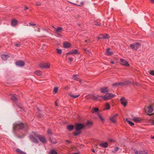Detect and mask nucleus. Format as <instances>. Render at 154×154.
Masks as SVG:
<instances>
[{
	"label": "nucleus",
	"instance_id": "f257e3e1",
	"mask_svg": "<svg viewBox=\"0 0 154 154\" xmlns=\"http://www.w3.org/2000/svg\"><path fill=\"white\" fill-rule=\"evenodd\" d=\"M37 137L40 141L43 143H46L47 140L45 137L43 136L38 135V134L35 132L33 133V135L30 136V139L32 142H35V143H38V139L36 138Z\"/></svg>",
	"mask_w": 154,
	"mask_h": 154
},
{
	"label": "nucleus",
	"instance_id": "f03ea898",
	"mask_svg": "<svg viewBox=\"0 0 154 154\" xmlns=\"http://www.w3.org/2000/svg\"><path fill=\"white\" fill-rule=\"evenodd\" d=\"M85 127V125L82 124H76L75 125V131L74 133L75 136H77L81 133V129Z\"/></svg>",
	"mask_w": 154,
	"mask_h": 154
},
{
	"label": "nucleus",
	"instance_id": "7ed1b4c3",
	"mask_svg": "<svg viewBox=\"0 0 154 154\" xmlns=\"http://www.w3.org/2000/svg\"><path fill=\"white\" fill-rule=\"evenodd\" d=\"M140 46L141 44H140V43H139V42H137V43H133L132 44H131L130 45V47L133 50L136 51L138 48H140Z\"/></svg>",
	"mask_w": 154,
	"mask_h": 154
},
{
	"label": "nucleus",
	"instance_id": "20e7f679",
	"mask_svg": "<svg viewBox=\"0 0 154 154\" xmlns=\"http://www.w3.org/2000/svg\"><path fill=\"white\" fill-rule=\"evenodd\" d=\"M115 96V95L112 94H110V93H108V94H106L104 96H100V97L103 98L104 100H107L109 99H111L113 97Z\"/></svg>",
	"mask_w": 154,
	"mask_h": 154
},
{
	"label": "nucleus",
	"instance_id": "39448f33",
	"mask_svg": "<svg viewBox=\"0 0 154 154\" xmlns=\"http://www.w3.org/2000/svg\"><path fill=\"white\" fill-rule=\"evenodd\" d=\"M24 127V125L23 123L15 124L14 126V130H21Z\"/></svg>",
	"mask_w": 154,
	"mask_h": 154
},
{
	"label": "nucleus",
	"instance_id": "423d86ee",
	"mask_svg": "<svg viewBox=\"0 0 154 154\" xmlns=\"http://www.w3.org/2000/svg\"><path fill=\"white\" fill-rule=\"evenodd\" d=\"M129 82L128 81H125V82H122L115 83L112 84L114 87H116V86H122V85H126V84H128Z\"/></svg>",
	"mask_w": 154,
	"mask_h": 154
},
{
	"label": "nucleus",
	"instance_id": "0eeeda50",
	"mask_svg": "<svg viewBox=\"0 0 154 154\" xmlns=\"http://www.w3.org/2000/svg\"><path fill=\"white\" fill-rule=\"evenodd\" d=\"M39 66L42 68H49L50 67V64L48 63H42L40 64Z\"/></svg>",
	"mask_w": 154,
	"mask_h": 154
},
{
	"label": "nucleus",
	"instance_id": "6e6552de",
	"mask_svg": "<svg viewBox=\"0 0 154 154\" xmlns=\"http://www.w3.org/2000/svg\"><path fill=\"white\" fill-rule=\"evenodd\" d=\"M118 116V114H116L113 116L109 118V119L111 122H113V123H116V118Z\"/></svg>",
	"mask_w": 154,
	"mask_h": 154
},
{
	"label": "nucleus",
	"instance_id": "1a4fd4ad",
	"mask_svg": "<svg viewBox=\"0 0 154 154\" xmlns=\"http://www.w3.org/2000/svg\"><path fill=\"white\" fill-rule=\"evenodd\" d=\"M120 61L122 65L125 66H129V64L128 62H127V61L125 60H123V59H121Z\"/></svg>",
	"mask_w": 154,
	"mask_h": 154
},
{
	"label": "nucleus",
	"instance_id": "9d476101",
	"mask_svg": "<svg viewBox=\"0 0 154 154\" xmlns=\"http://www.w3.org/2000/svg\"><path fill=\"white\" fill-rule=\"evenodd\" d=\"M121 103L124 106H126L127 104V102L125 98L122 97L120 99Z\"/></svg>",
	"mask_w": 154,
	"mask_h": 154
},
{
	"label": "nucleus",
	"instance_id": "9b49d317",
	"mask_svg": "<svg viewBox=\"0 0 154 154\" xmlns=\"http://www.w3.org/2000/svg\"><path fill=\"white\" fill-rule=\"evenodd\" d=\"M144 110L146 112H147L148 111L149 113H152V106H150L146 108H145Z\"/></svg>",
	"mask_w": 154,
	"mask_h": 154
},
{
	"label": "nucleus",
	"instance_id": "f8f14e48",
	"mask_svg": "<svg viewBox=\"0 0 154 154\" xmlns=\"http://www.w3.org/2000/svg\"><path fill=\"white\" fill-rule=\"evenodd\" d=\"M63 30V29L61 27H58L57 28L55 29V31L56 33H61Z\"/></svg>",
	"mask_w": 154,
	"mask_h": 154
},
{
	"label": "nucleus",
	"instance_id": "ddd939ff",
	"mask_svg": "<svg viewBox=\"0 0 154 154\" xmlns=\"http://www.w3.org/2000/svg\"><path fill=\"white\" fill-rule=\"evenodd\" d=\"M16 65L20 66H23L24 65V63L22 61H18L16 63Z\"/></svg>",
	"mask_w": 154,
	"mask_h": 154
},
{
	"label": "nucleus",
	"instance_id": "4468645a",
	"mask_svg": "<svg viewBox=\"0 0 154 154\" xmlns=\"http://www.w3.org/2000/svg\"><path fill=\"white\" fill-rule=\"evenodd\" d=\"M11 98L12 100L15 102L18 100V98L15 94L11 95Z\"/></svg>",
	"mask_w": 154,
	"mask_h": 154
},
{
	"label": "nucleus",
	"instance_id": "2eb2a0df",
	"mask_svg": "<svg viewBox=\"0 0 154 154\" xmlns=\"http://www.w3.org/2000/svg\"><path fill=\"white\" fill-rule=\"evenodd\" d=\"M100 91L102 93H106V92H108L109 91L107 88H101Z\"/></svg>",
	"mask_w": 154,
	"mask_h": 154
},
{
	"label": "nucleus",
	"instance_id": "dca6fc26",
	"mask_svg": "<svg viewBox=\"0 0 154 154\" xmlns=\"http://www.w3.org/2000/svg\"><path fill=\"white\" fill-rule=\"evenodd\" d=\"M18 23V22L16 19H14L12 20L11 24L13 26H15Z\"/></svg>",
	"mask_w": 154,
	"mask_h": 154
},
{
	"label": "nucleus",
	"instance_id": "f3484780",
	"mask_svg": "<svg viewBox=\"0 0 154 154\" xmlns=\"http://www.w3.org/2000/svg\"><path fill=\"white\" fill-rule=\"evenodd\" d=\"M78 77V75H74L72 76V78L74 79V80H77V81H79V82L81 83V80H80V79H79Z\"/></svg>",
	"mask_w": 154,
	"mask_h": 154
},
{
	"label": "nucleus",
	"instance_id": "a211bd4d",
	"mask_svg": "<svg viewBox=\"0 0 154 154\" xmlns=\"http://www.w3.org/2000/svg\"><path fill=\"white\" fill-rule=\"evenodd\" d=\"M133 120L136 123H138V122H140L142 119L140 118L134 117L133 119Z\"/></svg>",
	"mask_w": 154,
	"mask_h": 154
},
{
	"label": "nucleus",
	"instance_id": "6ab92c4d",
	"mask_svg": "<svg viewBox=\"0 0 154 154\" xmlns=\"http://www.w3.org/2000/svg\"><path fill=\"white\" fill-rule=\"evenodd\" d=\"M63 45L65 48H68L71 46L70 43L68 42H65L63 43Z\"/></svg>",
	"mask_w": 154,
	"mask_h": 154
},
{
	"label": "nucleus",
	"instance_id": "aec40b11",
	"mask_svg": "<svg viewBox=\"0 0 154 154\" xmlns=\"http://www.w3.org/2000/svg\"><path fill=\"white\" fill-rule=\"evenodd\" d=\"M148 151L147 150H143L139 151V154H148Z\"/></svg>",
	"mask_w": 154,
	"mask_h": 154
},
{
	"label": "nucleus",
	"instance_id": "412c9836",
	"mask_svg": "<svg viewBox=\"0 0 154 154\" xmlns=\"http://www.w3.org/2000/svg\"><path fill=\"white\" fill-rule=\"evenodd\" d=\"M9 57L8 55H2L1 56V58L4 60H6L7 59H8Z\"/></svg>",
	"mask_w": 154,
	"mask_h": 154
},
{
	"label": "nucleus",
	"instance_id": "4be33fe9",
	"mask_svg": "<svg viewBox=\"0 0 154 154\" xmlns=\"http://www.w3.org/2000/svg\"><path fill=\"white\" fill-rule=\"evenodd\" d=\"M100 145L101 147H103V148H106L108 147V144L107 142L105 143H102L100 144Z\"/></svg>",
	"mask_w": 154,
	"mask_h": 154
},
{
	"label": "nucleus",
	"instance_id": "5701e85b",
	"mask_svg": "<svg viewBox=\"0 0 154 154\" xmlns=\"http://www.w3.org/2000/svg\"><path fill=\"white\" fill-rule=\"evenodd\" d=\"M92 125V122H89L88 121L86 124L85 127H89L90 126Z\"/></svg>",
	"mask_w": 154,
	"mask_h": 154
},
{
	"label": "nucleus",
	"instance_id": "b1692460",
	"mask_svg": "<svg viewBox=\"0 0 154 154\" xmlns=\"http://www.w3.org/2000/svg\"><path fill=\"white\" fill-rule=\"evenodd\" d=\"M99 97H100V96H94V95H93L92 96H91L90 97L88 98H91V99H93L94 100H96L97 98H99Z\"/></svg>",
	"mask_w": 154,
	"mask_h": 154
},
{
	"label": "nucleus",
	"instance_id": "393cba45",
	"mask_svg": "<svg viewBox=\"0 0 154 154\" xmlns=\"http://www.w3.org/2000/svg\"><path fill=\"white\" fill-rule=\"evenodd\" d=\"M16 151L17 153H19L20 154H26V153L23 152V151L21 150L20 149H17Z\"/></svg>",
	"mask_w": 154,
	"mask_h": 154
},
{
	"label": "nucleus",
	"instance_id": "a878e982",
	"mask_svg": "<svg viewBox=\"0 0 154 154\" xmlns=\"http://www.w3.org/2000/svg\"><path fill=\"white\" fill-rule=\"evenodd\" d=\"M74 127V126L73 125H68L67 126V128L68 130H73Z\"/></svg>",
	"mask_w": 154,
	"mask_h": 154
},
{
	"label": "nucleus",
	"instance_id": "bb28decb",
	"mask_svg": "<svg viewBox=\"0 0 154 154\" xmlns=\"http://www.w3.org/2000/svg\"><path fill=\"white\" fill-rule=\"evenodd\" d=\"M69 95L71 97H72L73 98H77V97H79L80 96V95H73L71 93H70L69 94Z\"/></svg>",
	"mask_w": 154,
	"mask_h": 154
},
{
	"label": "nucleus",
	"instance_id": "cd10ccee",
	"mask_svg": "<svg viewBox=\"0 0 154 154\" xmlns=\"http://www.w3.org/2000/svg\"><path fill=\"white\" fill-rule=\"evenodd\" d=\"M99 111V109L97 108H94L92 109L91 112L92 113H95V112H97Z\"/></svg>",
	"mask_w": 154,
	"mask_h": 154
},
{
	"label": "nucleus",
	"instance_id": "c85d7f7f",
	"mask_svg": "<svg viewBox=\"0 0 154 154\" xmlns=\"http://www.w3.org/2000/svg\"><path fill=\"white\" fill-rule=\"evenodd\" d=\"M106 55H107L108 56H110V55H112V52L110 51V49L108 48L106 50Z\"/></svg>",
	"mask_w": 154,
	"mask_h": 154
},
{
	"label": "nucleus",
	"instance_id": "c756f323",
	"mask_svg": "<svg viewBox=\"0 0 154 154\" xmlns=\"http://www.w3.org/2000/svg\"><path fill=\"white\" fill-rule=\"evenodd\" d=\"M77 53L78 51L77 50H72L69 52V53H71V54H77Z\"/></svg>",
	"mask_w": 154,
	"mask_h": 154
},
{
	"label": "nucleus",
	"instance_id": "7c9ffc66",
	"mask_svg": "<svg viewBox=\"0 0 154 154\" xmlns=\"http://www.w3.org/2000/svg\"><path fill=\"white\" fill-rule=\"evenodd\" d=\"M50 154H57V153L54 149H52L50 150Z\"/></svg>",
	"mask_w": 154,
	"mask_h": 154
},
{
	"label": "nucleus",
	"instance_id": "2f4dec72",
	"mask_svg": "<svg viewBox=\"0 0 154 154\" xmlns=\"http://www.w3.org/2000/svg\"><path fill=\"white\" fill-rule=\"evenodd\" d=\"M35 73L37 75H38V76H40L42 74V72L40 70H38L36 71L35 72Z\"/></svg>",
	"mask_w": 154,
	"mask_h": 154
},
{
	"label": "nucleus",
	"instance_id": "473e14b6",
	"mask_svg": "<svg viewBox=\"0 0 154 154\" xmlns=\"http://www.w3.org/2000/svg\"><path fill=\"white\" fill-rule=\"evenodd\" d=\"M105 109H103L104 110H106V109H109L110 106L109 104L108 103H107L105 105Z\"/></svg>",
	"mask_w": 154,
	"mask_h": 154
},
{
	"label": "nucleus",
	"instance_id": "72a5a7b5",
	"mask_svg": "<svg viewBox=\"0 0 154 154\" xmlns=\"http://www.w3.org/2000/svg\"><path fill=\"white\" fill-rule=\"evenodd\" d=\"M125 121H126L127 122H128V123L131 126H133V125H134V123L132 122H131V121L128 120L127 119H125Z\"/></svg>",
	"mask_w": 154,
	"mask_h": 154
},
{
	"label": "nucleus",
	"instance_id": "f704fd0d",
	"mask_svg": "<svg viewBox=\"0 0 154 154\" xmlns=\"http://www.w3.org/2000/svg\"><path fill=\"white\" fill-rule=\"evenodd\" d=\"M98 115L99 117V118L101 120L102 122H104V119L103 118V117L102 116H101L100 114H98Z\"/></svg>",
	"mask_w": 154,
	"mask_h": 154
},
{
	"label": "nucleus",
	"instance_id": "c9c22d12",
	"mask_svg": "<svg viewBox=\"0 0 154 154\" xmlns=\"http://www.w3.org/2000/svg\"><path fill=\"white\" fill-rule=\"evenodd\" d=\"M119 149V148L118 147H116L115 148L114 151H112V152H113V153L117 152Z\"/></svg>",
	"mask_w": 154,
	"mask_h": 154
},
{
	"label": "nucleus",
	"instance_id": "e433bc0d",
	"mask_svg": "<svg viewBox=\"0 0 154 154\" xmlns=\"http://www.w3.org/2000/svg\"><path fill=\"white\" fill-rule=\"evenodd\" d=\"M134 152L135 154H139V152H138V150H137L136 149H132Z\"/></svg>",
	"mask_w": 154,
	"mask_h": 154
},
{
	"label": "nucleus",
	"instance_id": "4c0bfd02",
	"mask_svg": "<svg viewBox=\"0 0 154 154\" xmlns=\"http://www.w3.org/2000/svg\"><path fill=\"white\" fill-rule=\"evenodd\" d=\"M57 52L58 53V54H62V50H61V49H57Z\"/></svg>",
	"mask_w": 154,
	"mask_h": 154
},
{
	"label": "nucleus",
	"instance_id": "58836bf2",
	"mask_svg": "<svg viewBox=\"0 0 154 154\" xmlns=\"http://www.w3.org/2000/svg\"><path fill=\"white\" fill-rule=\"evenodd\" d=\"M104 39H108L109 38V35L108 34H106L105 35H104Z\"/></svg>",
	"mask_w": 154,
	"mask_h": 154
},
{
	"label": "nucleus",
	"instance_id": "ea45409f",
	"mask_svg": "<svg viewBox=\"0 0 154 154\" xmlns=\"http://www.w3.org/2000/svg\"><path fill=\"white\" fill-rule=\"evenodd\" d=\"M85 51L86 52V53H87V54H88V55H90V53H91V52L89 50H87V49H85Z\"/></svg>",
	"mask_w": 154,
	"mask_h": 154
},
{
	"label": "nucleus",
	"instance_id": "a19ab883",
	"mask_svg": "<svg viewBox=\"0 0 154 154\" xmlns=\"http://www.w3.org/2000/svg\"><path fill=\"white\" fill-rule=\"evenodd\" d=\"M47 133L49 135H50V134L51 135V134H52L51 130L50 129H48L47 131Z\"/></svg>",
	"mask_w": 154,
	"mask_h": 154
},
{
	"label": "nucleus",
	"instance_id": "79ce46f5",
	"mask_svg": "<svg viewBox=\"0 0 154 154\" xmlns=\"http://www.w3.org/2000/svg\"><path fill=\"white\" fill-rule=\"evenodd\" d=\"M58 90V88H57V87H56L54 88V92L55 93H56L57 92Z\"/></svg>",
	"mask_w": 154,
	"mask_h": 154
},
{
	"label": "nucleus",
	"instance_id": "37998d69",
	"mask_svg": "<svg viewBox=\"0 0 154 154\" xmlns=\"http://www.w3.org/2000/svg\"><path fill=\"white\" fill-rule=\"evenodd\" d=\"M36 29H35V30H36L37 29L38 31V32H40V27L39 26H37L36 27Z\"/></svg>",
	"mask_w": 154,
	"mask_h": 154
},
{
	"label": "nucleus",
	"instance_id": "c03bdc74",
	"mask_svg": "<svg viewBox=\"0 0 154 154\" xmlns=\"http://www.w3.org/2000/svg\"><path fill=\"white\" fill-rule=\"evenodd\" d=\"M29 24L31 26H35V25H36V24L33 23H29Z\"/></svg>",
	"mask_w": 154,
	"mask_h": 154
},
{
	"label": "nucleus",
	"instance_id": "a18cd8bd",
	"mask_svg": "<svg viewBox=\"0 0 154 154\" xmlns=\"http://www.w3.org/2000/svg\"><path fill=\"white\" fill-rule=\"evenodd\" d=\"M150 74L152 75H154V71H151L150 72Z\"/></svg>",
	"mask_w": 154,
	"mask_h": 154
},
{
	"label": "nucleus",
	"instance_id": "49530a36",
	"mask_svg": "<svg viewBox=\"0 0 154 154\" xmlns=\"http://www.w3.org/2000/svg\"><path fill=\"white\" fill-rule=\"evenodd\" d=\"M15 45L17 46V47H19L20 46V44H17V43H15Z\"/></svg>",
	"mask_w": 154,
	"mask_h": 154
},
{
	"label": "nucleus",
	"instance_id": "de8ad7c7",
	"mask_svg": "<svg viewBox=\"0 0 154 154\" xmlns=\"http://www.w3.org/2000/svg\"><path fill=\"white\" fill-rule=\"evenodd\" d=\"M69 59L71 62H72L73 59V57H69Z\"/></svg>",
	"mask_w": 154,
	"mask_h": 154
},
{
	"label": "nucleus",
	"instance_id": "09e8293b",
	"mask_svg": "<svg viewBox=\"0 0 154 154\" xmlns=\"http://www.w3.org/2000/svg\"><path fill=\"white\" fill-rule=\"evenodd\" d=\"M49 139H50V141H51V143H54V144H55V143H56V142H53V141H52V140H51V139L50 138V137H49Z\"/></svg>",
	"mask_w": 154,
	"mask_h": 154
},
{
	"label": "nucleus",
	"instance_id": "8fccbe9b",
	"mask_svg": "<svg viewBox=\"0 0 154 154\" xmlns=\"http://www.w3.org/2000/svg\"><path fill=\"white\" fill-rule=\"evenodd\" d=\"M101 39H104V35H100Z\"/></svg>",
	"mask_w": 154,
	"mask_h": 154
},
{
	"label": "nucleus",
	"instance_id": "3c124183",
	"mask_svg": "<svg viewBox=\"0 0 154 154\" xmlns=\"http://www.w3.org/2000/svg\"><path fill=\"white\" fill-rule=\"evenodd\" d=\"M83 4H84L83 2H81L80 3V4L78 5L79 6H82V5H83Z\"/></svg>",
	"mask_w": 154,
	"mask_h": 154
},
{
	"label": "nucleus",
	"instance_id": "603ef678",
	"mask_svg": "<svg viewBox=\"0 0 154 154\" xmlns=\"http://www.w3.org/2000/svg\"><path fill=\"white\" fill-rule=\"evenodd\" d=\"M109 140L110 141V142H113V140L112 139H109Z\"/></svg>",
	"mask_w": 154,
	"mask_h": 154
},
{
	"label": "nucleus",
	"instance_id": "864d4df0",
	"mask_svg": "<svg viewBox=\"0 0 154 154\" xmlns=\"http://www.w3.org/2000/svg\"><path fill=\"white\" fill-rule=\"evenodd\" d=\"M97 38L98 39H101V36L100 35L99 36L97 37Z\"/></svg>",
	"mask_w": 154,
	"mask_h": 154
},
{
	"label": "nucleus",
	"instance_id": "5fc2aeb1",
	"mask_svg": "<svg viewBox=\"0 0 154 154\" xmlns=\"http://www.w3.org/2000/svg\"><path fill=\"white\" fill-rule=\"evenodd\" d=\"M29 9V8H28V7H25L24 9V10H26V9Z\"/></svg>",
	"mask_w": 154,
	"mask_h": 154
},
{
	"label": "nucleus",
	"instance_id": "6e6d98bb",
	"mask_svg": "<svg viewBox=\"0 0 154 154\" xmlns=\"http://www.w3.org/2000/svg\"><path fill=\"white\" fill-rule=\"evenodd\" d=\"M91 151L93 152H95V150L94 149H92Z\"/></svg>",
	"mask_w": 154,
	"mask_h": 154
},
{
	"label": "nucleus",
	"instance_id": "4d7b16f0",
	"mask_svg": "<svg viewBox=\"0 0 154 154\" xmlns=\"http://www.w3.org/2000/svg\"><path fill=\"white\" fill-rule=\"evenodd\" d=\"M151 139H154V136H151Z\"/></svg>",
	"mask_w": 154,
	"mask_h": 154
},
{
	"label": "nucleus",
	"instance_id": "13d9d810",
	"mask_svg": "<svg viewBox=\"0 0 154 154\" xmlns=\"http://www.w3.org/2000/svg\"><path fill=\"white\" fill-rule=\"evenodd\" d=\"M41 5V4H36V5L37 6H40V5Z\"/></svg>",
	"mask_w": 154,
	"mask_h": 154
},
{
	"label": "nucleus",
	"instance_id": "bf43d9fd",
	"mask_svg": "<svg viewBox=\"0 0 154 154\" xmlns=\"http://www.w3.org/2000/svg\"><path fill=\"white\" fill-rule=\"evenodd\" d=\"M65 89H69V87H66L65 88Z\"/></svg>",
	"mask_w": 154,
	"mask_h": 154
},
{
	"label": "nucleus",
	"instance_id": "052dcab7",
	"mask_svg": "<svg viewBox=\"0 0 154 154\" xmlns=\"http://www.w3.org/2000/svg\"><path fill=\"white\" fill-rule=\"evenodd\" d=\"M66 142H67L68 143H69V142H70V141H69V140H67L66 141Z\"/></svg>",
	"mask_w": 154,
	"mask_h": 154
},
{
	"label": "nucleus",
	"instance_id": "680f3d73",
	"mask_svg": "<svg viewBox=\"0 0 154 154\" xmlns=\"http://www.w3.org/2000/svg\"><path fill=\"white\" fill-rule=\"evenodd\" d=\"M73 154H79V153H74Z\"/></svg>",
	"mask_w": 154,
	"mask_h": 154
},
{
	"label": "nucleus",
	"instance_id": "e2e57ef3",
	"mask_svg": "<svg viewBox=\"0 0 154 154\" xmlns=\"http://www.w3.org/2000/svg\"><path fill=\"white\" fill-rule=\"evenodd\" d=\"M111 63H112V64H114V62L113 61H111Z\"/></svg>",
	"mask_w": 154,
	"mask_h": 154
},
{
	"label": "nucleus",
	"instance_id": "0e129e2a",
	"mask_svg": "<svg viewBox=\"0 0 154 154\" xmlns=\"http://www.w3.org/2000/svg\"><path fill=\"white\" fill-rule=\"evenodd\" d=\"M52 27H53V28H54V30H55V28H55V27H54V26H52Z\"/></svg>",
	"mask_w": 154,
	"mask_h": 154
},
{
	"label": "nucleus",
	"instance_id": "69168bd1",
	"mask_svg": "<svg viewBox=\"0 0 154 154\" xmlns=\"http://www.w3.org/2000/svg\"><path fill=\"white\" fill-rule=\"evenodd\" d=\"M55 104H56V106H57V104L56 102H55Z\"/></svg>",
	"mask_w": 154,
	"mask_h": 154
},
{
	"label": "nucleus",
	"instance_id": "338daca9",
	"mask_svg": "<svg viewBox=\"0 0 154 154\" xmlns=\"http://www.w3.org/2000/svg\"><path fill=\"white\" fill-rule=\"evenodd\" d=\"M152 124H153V125H154V121H153L152 122Z\"/></svg>",
	"mask_w": 154,
	"mask_h": 154
},
{
	"label": "nucleus",
	"instance_id": "774afa93",
	"mask_svg": "<svg viewBox=\"0 0 154 154\" xmlns=\"http://www.w3.org/2000/svg\"><path fill=\"white\" fill-rule=\"evenodd\" d=\"M151 1H152V2H154V0H150Z\"/></svg>",
	"mask_w": 154,
	"mask_h": 154
}]
</instances>
